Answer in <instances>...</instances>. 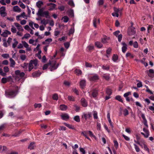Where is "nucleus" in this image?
Instances as JSON below:
<instances>
[{
    "mask_svg": "<svg viewBox=\"0 0 154 154\" xmlns=\"http://www.w3.org/2000/svg\"><path fill=\"white\" fill-rule=\"evenodd\" d=\"M17 93V91L9 89L5 90V95L7 97L12 98L14 97Z\"/></svg>",
    "mask_w": 154,
    "mask_h": 154,
    "instance_id": "f257e3e1",
    "label": "nucleus"
},
{
    "mask_svg": "<svg viewBox=\"0 0 154 154\" xmlns=\"http://www.w3.org/2000/svg\"><path fill=\"white\" fill-rule=\"evenodd\" d=\"M43 8L39 9L38 10L37 15L41 17H45L46 18H49L50 16L48 11H43Z\"/></svg>",
    "mask_w": 154,
    "mask_h": 154,
    "instance_id": "f03ea898",
    "label": "nucleus"
},
{
    "mask_svg": "<svg viewBox=\"0 0 154 154\" xmlns=\"http://www.w3.org/2000/svg\"><path fill=\"white\" fill-rule=\"evenodd\" d=\"M56 62L55 61H52L51 62L50 61L48 64L50 65V70L52 71L56 69L58 66V64L56 65Z\"/></svg>",
    "mask_w": 154,
    "mask_h": 154,
    "instance_id": "7ed1b4c3",
    "label": "nucleus"
},
{
    "mask_svg": "<svg viewBox=\"0 0 154 154\" xmlns=\"http://www.w3.org/2000/svg\"><path fill=\"white\" fill-rule=\"evenodd\" d=\"M5 10L6 8L5 6H2L0 8V14L2 17H5L7 15Z\"/></svg>",
    "mask_w": 154,
    "mask_h": 154,
    "instance_id": "20e7f679",
    "label": "nucleus"
},
{
    "mask_svg": "<svg viewBox=\"0 0 154 154\" xmlns=\"http://www.w3.org/2000/svg\"><path fill=\"white\" fill-rule=\"evenodd\" d=\"M136 31L135 30V28L132 26L131 28L128 29V33L129 35H134L136 33Z\"/></svg>",
    "mask_w": 154,
    "mask_h": 154,
    "instance_id": "39448f33",
    "label": "nucleus"
},
{
    "mask_svg": "<svg viewBox=\"0 0 154 154\" xmlns=\"http://www.w3.org/2000/svg\"><path fill=\"white\" fill-rule=\"evenodd\" d=\"M47 6H49L48 10L49 11H53L55 9V8L56 7V5L54 3H47Z\"/></svg>",
    "mask_w": 154,
    "mask_h": 154,
    "instance_id": "423d86ee",
    "label": "nucleus"
},
{
    "mask_svg": "<svg viewBox=\"0 0 154 154\" xmlns=\"http://www.w3.org/2000/svg\"><path fill=\"white\" fill-rule=\"evenodd\" d=\"M82 117L84 118L86 120L87 119L91 117V113L90 112H88L87 113H83Z\"/></svg>",
    "mask_w": 154,
    "mask_h": 154,
    "instance_id": "0eeeda50",
    "label": "nucleus"
},
{
    "mask_svg": "<svg viewBox=\"0 0 154 154\" xmlns=\"http://www.w3.org/2000/svg\"><path fill=\"white\" fill-rule=\"evenodd\" d=\"M122 44L123 45L122 47V51L123 53H125L127 49V45L124 42H122Z\"/></svg>",
    "mask_w": 154,
    "mask_h": 154,
    "instance_id": "6e6552de",
    "label": "nucleus"
},
{
    "mask_svg": "<svg viewBox=\"0 0 154 154\" xmlns=\"http://www.w3.org/2000/svg\"><path fill=\"white\" fill-rule=\"evenodd\" d=\"M141 116L143 120V123L144 125L147 127H148V125L147 124V121L146 120L144 114L143 113L141 114Z\"/></svg>",
    "mask_w": 154,
    "mask_h": 154,
    "instance_id": "1a4fd4ad",
    "label": "nucleus"
},
{
    "mask_svg": "<svg viewBox=\"0 0 154 154\" xmlns=\"http://www.w3.org/2000/svg\"><path fill=\"white\" fill-rule=\"evenodd\" d=\"M11 34V32L10 31L8 30H5V31L1 35L4 37H8V35H10Z\"/></svg>",
    "mask_w": 154,
    "mask_h": 154,
    "instance_id": "9d476101",
    "label": "nucleus"
},
{
    "mask_svg": "<svg viewBox=\"0 0 154 154\" xmlns=\"http://www.w3.org/2000/svg\"><path fill=\"white\" fill-rule=\"evenodd\" d=\"M41 72H39V71H36L33 72L32 74V75L33 77L36 78L39 76L41 75Z\"/></svg>",
    "mask_w": 154,
    "mask_h": 154,
    "instance_id": "9b49d317",
    "label": "nucleus"
},
{
    "mask_svg": "<svg viewBox=\"0 0 154 154\" xmlns=\"http://www.w3.org/2000/svg\"><path fill=\"white\" fill-rule=\"evenodd\" d=\"M81 102L82 105L83 106L86 107L87 106V103L85 99L82 98L81 100Z\"/></svg>",
    "mask_w": 154,
    "mask_h": 154,
    "instance_id": "f8f14e48",
    "label": "nucleus"
},
{
    "mask_svg": "<svg viewBox=\"0 0 154 154\" xmlns=\"http://www.w3.org/2000/svg\"><path fill=\"white\" fill-rule=\"evenodd\" d=\"M35 147V143L32 142L30 143V144L28 146V148L32 150L34 149Z\"/></svg>",
    "mask_w": 154,
    "mask_h": 154,
    "instance_id": "ddd939ff",
    "label": "nucleus"
},
{
    "mask_svg": "<svg viewBox=\"0 0 154 154\" xmlns=\"http://www.w3.org/2000/svg\"><path fill=\"white\" fill-rule=\"evenodd\" d=\"M22 42L24 46L27 48V50L30 51L31 50L30 48H29V45L25 41H22Z\"/></svg>",
    "mask_w": 154,
    "mask_h": 154,
    "instance_id": "4468645a",
    "label": "nucleus"
},
{
    "mask_svg": "<svg viewBox=\"0 0 154 154\" xmlns=\"http://www.w3.org/2000/svg\"><path fill=\"white\" fill-rule=\"evenodd\" d=\"M95 46L98 48H101L103 47L102 44L100 42H96L95 43Z\"/></svg>",
    "mask_w": 154,
    "mask_h": 154,
    "instance_id": "2eb2a0df",
    "label": "nucleus"
},
{
    "mask_svg": "<svg viewBox=\"0 0 154 154\" xmlns=\"http://www.w3.org/2000/svg\"><path fill=\"white\" fill-rule=\"evenodd\" d=\"M10 61L11 62L10 66L11 67H14L15 64V62L14 60L11 58L10 59Z\"/></svg>",
    "mask_w": 154,
    "mask_h": 154,
    "instance_id": "dca6fc26",
    "label": "nucleus"
},
{
    "mask_svg": "<svg viewBox=\"0 0 154 154\" xmlns=\"http://www.w3.org/2000/svg\"><path fill=\"white\" fill-rule=\"evenodd\" d=\"M13 10L15 12H20L21 11V9L18 6H16L14 7Z\"/></svg>",
    "mask_w": 154,
    "mask_h": 154,
    "instance_id": "f3484780",
    "label": "nucleus"
},
{
    "mask_svg": "<svg viewBox=\"0 0 154 154\" xmlns=\"http://www.w3.org/2000/svg\"><path fill=\"white\" fill-rule=\"evenodd\" d=\"M87 132V131H82V132L81 134H82L86 138H87L88 139L90 140V138L88 136V133Z\"/></svg>",
    "mask_w": 154,
    "mask_h": 154,
    "instance_id": "a211bd4d",
    "label": "nucleus"
},
{
    "mask_svg": "<svg viewBox=\"0 0 154 154\" xmlns=\"http://www.w3.org/2000/svg\"><path fill=\"white\" fill-rule=\"evenodd\" d=\"M80 85L82 88H83L85 85V81L84 80L81 81L80 82Z\"/></svg>",
    "mask_w": 154,
    "mask_h": 154,
    "instance_id": "6ab92c4d",
    "label": "nucleus"
},
{
    "mask_svg": "<svg viewBox=\"0 0 154 154\" xmlns=\"http://www.w3.org/2000/svg\"><path fill=\"white\" fill-rule=\"evenodd\" d=\"M115 98L116 100H118L122 103H123V101L121 96L119 95H117L116 96Z\"/></svg>",
    "mask_w": 154,
    "mask_h": 154,
    "instance_id": "aec40b11",
    "label": "nucleus"
},
{
    "mask_svg": "<svg viewBox=\"0 0 154 154\" xmlns=\"http://www.w3.org/2000/svg\"><path fill=\"white\" fill-rule=\"evenodd\" d=\"M60 109L62 110H65L67 108V106L64 104H61L60 105Z\"/></svg>",
    "mask_w": 154,
    "mask_h": 154,
    "instance_id": "412c9836",
    "label": "nucleus"
},
{
    "mask_svg": "<svg viewBox=\"0 0 154 154\" xmlns=\"http://www.w3.org/2000/svg\"><path fill=\"white\" fill-rule=\"evenodd\" d=\"M64 124L66 127L69 128L73 130H75V128L74 127V126L72 125H69V124H67L66 123H64Z\"/></svg>",
    "mask_w": 154,
    "mask_h": 154,
    "instance_id": "4be33fe9",
    "label": "nucleus"
},
{
    "mask_svg": "<svg viewBox=\"0 0 154 154\" xmlns=\"http://www.w3.org/2000/svg\"><path fill=\"white\" fill-rule=\"evenodd\" d=\"M30 61V62L32 63V64L34 65L35 67L37 66L38 62V60L37 59H36L34 60H31Z\"/></svg>",
    "mask_w": 154,
    "mask_h": 154,
    "instance_id": "5701e85b",
    "label": "nucleus"
},
{
    "mask_svg": "<svg viewBox=\"0 0 154 154\" xmlns=\"http://www.w3.org/2000/svg\"><path fill=\"white\" fill-rule=\"evenodd\" d=\"M62 119L64 120H66L69 118V116L67 114H64L61 116Z\"/></svg>",
    "mask_w": 154,
    "mask_h": 154,
    "instance_id": "b1692460",
    "label": "nucleus"
},
{
    "mask_svg": "<svg viewBox=\"0 0 154 154\" xmlns=\"http://www.w3.org/2000/svg\"><path fill=\"white\" fill-rule=\"evenodd\" d=\"M97 94L98 91L97 90H95L93 91L92 93V95L94 97H97Z\"/></svg>",
    "mask_w": 154,
    "mask_h": 154,
    "instance_id": "393cba45",
    "label": "nucleus"
},
{
    "mask_svg": "<svg viewBox=\"0 0 154 154\" xmlns=\"http://www.w3.org/2000/svg\"><path fill=\"white\" fill-rule=\"evenodd\" d=\"M109 40V38L104 37L101 39V42L103 43H107V41Z\"/></svg>",
    "mask_w": 154,
    "mask_h": 154,
    "instance_id": "a878e982",
    "label": "nucleus"
},
{
    "mask_svg": "<svg viewBox=\"0 0 154 154\" xmlns=\"http://www.w3.org/2000/svg\"><path fill=\"white\" fill-rule=\"evenodd\" d=\"M43 4V2L41 1H38L36 3L37 6L39 8H40L41 6Z\"/></svg>",
    "mask_w": 154,
    "mask_h": 154,
    "instance_id": "bb28decb",
    "label": "nucleus"
},
{
    "mask_svg": "<svg viewBox=\"0 0 154 154\" xmlns=\"http://www.w3.org/2000/svg\"><path fill=\"white\" fill-rule=\"evenodd\" d=\"M98 76L97 75H94L90 78V80L91 81H95L98 79Z\"/></svg>",
    "mask_w": 154,
    "mask_h": 154,
    "instance_id": "cd10ccee",
    "label": "nucleus"
},
{
    "mask_svg": "<svg viewBox=\"0 0 154 154\" xmlns=\"http://www.w3.org/2000/svg\"><path fill=\"white\" fill-rule=\"evenodd\" d=\"M106 93L107 95L110 96L112 94V91L111 89L107 88L106 91Z\"/></svg>",
    "mask_w": 154,
    "mask_h": 154,
    "instance_id": "c85d7f7f",
    "label": "nucleus"
},
{
    "mask_svg": "<svg viewBox=\"0 0 154 154\" xmlns=\"http://www.w3.org/2000/svg\"><path fill=\"white\" fill-rule=\"evenodd\" d=\"M118 57L117 55L113 54L112 57V60L114 62H116L118 59Z\"/></svg>",
    "mask_w": 154,
    "mask_h": 154,
    "instance_id": "c756f323",
    "label": "nucleus"
},
{
    "mask_svg": "<svg viewBox=\"0 0 154 154\" xmlns=\"http://www.w3.org/2000/svg\"><path fill=\"white\" fill-rule=\"evenodd\" d=\"M74 32V26L73 28H72L70 29L69 31L68 35H70L71 34H73Z\"/></svg>",
    "mask_w": 154,
    "mask_h": 154,
    "instance_id": "7c9ffc66",
    "label": "nucleus"
},
{
    "mask_svg": "<svg viewBox=\"0 0 154 154\" xmlns=\"http://www.w3.org/2000/svg\"><path fill=\"white\" fill-rule=\"evenodd\" d=\"M73 119L77 122H79L80 121L79 116H75Z\"/></svg>",
    "mask_w": 154,
    "mask_h": 154,
    "instance_id": "2f4dec72",
    "label": "nucleus"
},
{
    "mask_svg": "<svg viewBox=\"0 0 154 154\" xmlns=\"http://www.w3.org/2000/svg\"><path fill=\"white\" fill-rule=\"evenodd\" d=\"M23 130H20L18 131L17 132H16L15 134L13 135V136L17 137L22 133Z\"/></svg>",
    "mask_w": 154,
    "mask_h": 154,
    "instance_id": "473e14b6",
    "label": "nucleus"
},
{
    "mask_svg": "<svg viewBox=\"0 0 154 154\" xmlns=\"http://www.w3.org/2000/svg\"><path fill=\"white\" fill-rule=\"evenodd\" d=\"M14 40L15 41V42L12 45V47L14 48H15L18 44V42L16 41L15 38L14 39Z\"/></svg>",
    "mask_w": 154,
    "mask_h": 154,
    "instance_id": "72a5a7b5",
    "label": "nucleus"
},
{
    "mask_svg": "<svg viewBox=\"0 0 154 154\" xmlns=\"http://www.w3.org/2000/svg\"><path fill=\"white\" fill-rule=\"evenodd\" d=\"M68 4L71 6H72V7H74L75 6V5L74 3V2L73 0H69L68 2Z\"/></svg>",
    "mask_w": 154,
    "mask_h": 154,
    "instance_id": "f704fd0d",
    "label": "nucleus"
},
{
    "mask_svg": "<svg viewBox=\"0 0 154 154\" xmlns=\"http://www.w3.org/2000/svg\"><path fill=\"white\" fill-rule=\"evenodd\" d=\"M53 99L55 100H57L58 99V95L56 94H54L52 96Z\"/></svg>",
    "mask_w": 154,
    "mask_h": 154,
    "instance_id": "c9c22d12",
    "label": "nucleus"
},
{
    "mask_svg": "<svg viewBox=\"0 0 154 154\" xmlns=\"http://www.w3.org/2000/svg\"><path fill=\"white\" fill-rule=\"evenodd\" d=\"M114 10L115 11V12L117 14L119 13L120 14H121V12L119 10V9H117L115 7L114 8Z\"/></svg>",
    "mask_w": 154,
    "mask_h": 154,
    "instance_id": "e433bc0d",
    "label": "nucleus"
},
{
    "mask_svg": "<svg viewBox=\"0 0 154 154\" xmlns=\"http://www.w3.org/2000/svg\"><path fill=\"white\" fill-rule=\"evenodd\" d=\"M2 56L4 58L7 59L9 57V55L8 54H2Z\"/></svg>",
    "mask_w": 154,
    "mask_h": 154,
    "instance_id": "4c0bfd02",
    "label": "nucleus"
},
{
    "mask_svg": "<svg viewBox=\"0 0 154 154\" xmlns=\"http://www.w3.org/2000/svg\"><path fill=\"white\" fill-rule=\"evenodd\" d=\"M62 19H64L63 21L65 23H67L69 20V18L66 16L63 17Z\"/></svg>",
    "mask_w": 154,
    "mask_h": 154,
    "instance_id": "58836bf2",
    "label": "nucleus"
},
{
    "mask_svg": "<svg viewBox=\"0 0 154 154\" xmlns=\"http://www.w3.org/2000/svg\"><path fill=\"white\" fill-rule=\"evenodd\" d=\"M30 35L29 33H26L24 35V36L23 37L22 39L25 38L26 39L30 37Z\"/></svg>",
    "mask_w": 154,
    "mask_h": 154,
    "instance_id": "ea45409f",
    "label": "nucleus"
},
{
    "mask_svg": "<svg viewBox=\"0 0 154 154\" xmlns=\"http://www.w3.org/2000/svg\"><path fill=\"white\" fill-rule=\"evenodd\" d=\"M118 38V41L119 42H121V41L122 38V35L121 34H119L117 36Z\"/></svg>",
    "mask_w": 154,
    "mask_h": 154,
    "instance_id": "a19ab883",
    "label": "nucleus"
},
{
    "mask_svg": "<svg viewBox=\"0 0 154 154\" xmlns=\"http://www.w3.org/2000/svg\"><path fill=\"white\" fill-rule=\"evenodd\" d=\"M134 146L135 149L136 150V151L137 152H138L140 151V149L136 144H134Z\"/></svg>",
    "mask_w": 154,
    "mask_h": 154,
    "instance_id": "79ce46f5",
    "label": "nucleus"
},
{
    "mask_svg": "<svg viewBox=\"0 0 154 154\" xmlns=\"http://www.w3.org/2000/svg\"><path fill=\"white\" fill-rule=\"evenodd\" d=\"M143 145L144 149L145 150L147 151L149 153V149L147 147V146L144 143L143 144Z\"/></svg>",
    "mask_w": 154,
    "mask_h": 154,
    "instance_id": "37998d69",
    "label": "nucleus"
},
{
    "mask_svg": "<svg viewBox=\"0 0 154 154\" xmlns=\"http://www.w3.org/2000/svg\"><path fill=\"white\" fill-rule=\"evenodd\" d=\"M123 112H124V115L125 116H126L128 115V114H129L128 111V110L126 109H125L123 111Z\"/></svg>",
    "mask_w": 154,
    "mask_h": 154,
    "instance_id": "c03bdc74",
    "label": "nucleus"
},
{
    "mask_svg": "<svg viewBox=\"0 0 154 154\" xmlns=\"http://www.w3.org/2000/svg\"><path fill=\"white\" fill-rule=\"evenodd\" d=\"M34 106L35 108H40L42 106V105L40 103L36 104L35 103L34 105Z\"/></svg>",
    "mask_w": 154,
    "mask_h": 154,
    "instance_id": "a18cd8bd",
    "label": "nucleus"
},
{
    "mask_svg": "<svg viewBox=\"0 0 154 154\" xmlns=\"http://www.w3.org/2000/svg\"><path fill=\"white\" fill-rule=\"evenodd\" d=\"M120 33V31L119 30H117L114 32L113 34L114 35L117 37L119 35V34Z\"/></svg>",
    "mask_w": 154,
    "mask_h": 154,
    "instance_id": "49530a36",
    "label": "nucleus"
},
{
    "mask_svg": "<svg viewBox=\"0 0 154 154\" xmlns=\"http://www.w3.org/2000/svg\"><path fill=\"white\" fill-rule=\"evenodd\" d=\"M68 99L69 100L71 101H74V99L73 97L72 96H69L68 97Z\"/></svg>",
    "mask_w": 154,
    "mask_h": 154,
    "instance_id": "de8ad7c7",
    "label": "nucleus"
},
{
    "mask_svg": "<svg viewBox=\"0 0 154 154\" xmlns=\"http://www.w3.org/2000/svg\"><path fill=\"white\" fill-rule=\"evenodd\" d=\"M114 146L116 149H117L118 146V143L117 141L116 140H114Z\"/></svg>",
    "mask_w": 154,
    "mask_h": 154,
    "instance_id": "09e8293b",
    "label": "nucleus"
},
{
    "mask_svg": "<svg viewBox=\"0 0 154 154\" xmlns=\"http://www.w3.org/2000/svg\"><path fill=\"white\" fill-rule=\"evenodd\" d=\"M7 82V79L5 78H3L1 79V82L2 83L5 84Z\"/></svg>",
    "mask_w": 154,
    "mask_h": 154,
    "instance_id": "8fccbe9b",
    "label": "nucleus"
},
{
    "mask_svg": "<svg viewBox=\"0 0 154 154\" xmlns=\"http://www.w3.org/2000/svg\"><path fill=\"white\" fill-rule=\"evenodd\" d=\"M112 48H108L106 51V53L107 54H109L111 52Z\"/></svg>",
    "mask_w": 154,
    "mask_h": 154,
    "instance_id": "3c124183",
    "label": "nucleus"
},
{
    "mask_svg": "<svg viewBox=\"0 0 154 154\" xmlns=\"http://www.w3.org/2000/svg\"><path fill=\"white\" fill-rule=\"evenodd\" d=\"M88 134H89L91 137H95V136L93 135L92 131H87Z\"/></svg>",
    "mask_w": 154,
    "mask_h": 154,
    "instance_id": "603ef678",
    "label": "nucleus"
},
{
    "mask_svg": "<svg viewBox=\"0 0 154 154\" xmlns=\"http://www.w3.org/2000/svg\"><path fill=\"white\" fill-rule=\"evenodd\" d=\"M137 82H139L137 83V86L138 88H140L142 86V83L141 82L139 81L138 80L137 81Z\"/></svg>",
    "mask_w": 154,
    "mask_h": 154,
    "instance_id": "864d4df0",
    "label": "nucleus"
},
{
    "mask_svg": "<svg viewBox=\"0 0 154 154\" xmlns=\"http://www.w3.org/2000/svg\"><path fill=\"white\" fill-rule=\"evenodd\" d=\"M11 31L13 33H15L16 32L17 30L15 28L12 26V27L11 29Z\"/></svg>",
    "mask_w": 154,
    "mask_h": 154,
    "instance_id": "5fc2aeb1",
    "label": "nucleus"
},
{
    "mask_svg": "<svg viewBox=\"0 0 154 154\" xmlns=\"http://www.w3.org/2000/svg\"><path fill=\"white\" fill-rule=\"evenodd\" d=\"M97 129L98 130H100L101 128V125L100 123L97 122Z\"/></svg>",
    "mask_w": 154,
    "mask_h": 154,
    "instance_id": "6e6d98bb",
    "label": "nucleus"
},
{
    "mask_svg": "<svg viewBox=\"0 0 154 154\" xmlns=\"http://www.w3.org/2000/svg\"><path fill=\"white\" fill-rule=\"evenodd\" d=\"M26 58V56L25 55H21L20 58L22 60H24Z\"/></svg>",
    "mask_w": 154,
    "mask_h": 154,
    "instance_id": "4d7b16f0",
    "label": "nucleus"
},
{
    "mask_svg": "<svg viewBox=\"0 0 154 154\" xmlns=\"http://www.w3.org/2000/svg\"><path fill=\"white\" fill-rule=\"evenodd\" d=\"M131 94V92H127L126 93H125L124 94V96L125 97H127L129 95H130Z\"/></svg>",
    "mask_w": 154,
    "mask_h": 154,
    "instance_id": "13d9d810",
    "label": "nucleus"
},
{
    "mask_svg": "<svg viewBox=\"0 0 154 154\" xmlns=\"http://www.w3.org/2000/svg\"><path fill=\"white\" fill-rule=\"evenodd\" d=\"M85 65L87 67H91L92 66L91 64L90 63H88L87 62H85Z\"/></svg>",
    "mask_w": 154,
    "mask_h": 154,
    "instance_id": "bf43d9fd",
    "label": "nucleus"
},
{
    "mask_svg": "<svg viewBox=\"0 0 154 154\" xmlns=\"http://www.w3.org/2000/svg\"><path fill=\"white\" fill-rule=\"evenodd\" d=\"M64 45L66 48H68L69 46L70 43L69 42H66L64 43Z\"/></svg>",
    "mask_w": 154,
    "mask_h": 154,
    "instance_id": "052dcab7",
    "label": "nucleus"
},
{
    "mask_svg": "<svg viewBox=\"0 0 154 154\" xmlns=\"http://www.w3.org/2000/svg\"><path fill=\"white\" fill-rule=\"evenodd\" d=\"M126 57H130L131 58L133 57V56H132V55L129 52H128L126 53Z\"/></svg>",
    "mask_w": 154,
    "mask_h": 154,
    "instance_id": "680f3d73",
    "label": "nucleus"
},
{
    "mask_svg": "<svg viewBox=\"0 0 154 154\" xmlns=\"http://www.w3.org/2000/svg\"><path fill=\"white\" fill-rule=\"evenodd\" d=\"M74 106L75 107V110L76 111V112H78L79 111V110L80 109V108L79 106H78L77 105H74Z\"/></svg>",
    "mask_w": 154,
    "mask_h": 154,
    "instance_id": "e2e57ef3",
    "label": "nucleus"
},
{
    "mask_svg": "<svg viewBox=\"0 0 154 154\" xmlns=\"http://www.w3.org/2000/svg\"><path fill=\"white\" fill-rule=\"evenodd\" d=\"M79 150L80 152L82 153V154H85V149L82 148H80Z\"/></svg>",
    "mask_w": 154,
    "mask_h": 154,
    "instance_id": "0e129e2a",
    "label": "nucleus"
},
{
    "mask_svg": "<svg viewBox=\"0 0 154 154\" xmlns=\"http://www.w3.org/2000/svg\"><path fill=\"white\" fill-rule=\"evenodd\" d=\"M21 15L22 17L26 19H27V16L26 15L25 13L24 12H23L21 14Z\"/></svg>",
    "mask_w": 154,
    "mask_h": 154,
    "instance_id": "69168bd1",
    "label": "nucleus"
},
{
    "mask_svg": "<svg viewBox=\"0 0 154 154\" xmlns=\"http://www.w3.org/2000/svg\"><path fill=\"white\" fill-rule=\"evenodd\" d=\"M133 46L134 48H137L138 47V44L137 42H135L133 44Z\"/></svg>",
    "mask_w": 154,
    "mask_h": 154,
    "instance_id": "338daca9",
    "label": "nucleus"
},
{
    "mask_svg": "<svg viewBox=\"0 0 154 154\" xmlns=\"http://www.w3.org/2000/svg\"><path fill=\"white\" fill-rule=\"evenodd\" d=\"M4 71L5 72H7L9 71V68L8 66H5L3 68Z\"/></svg>",
    "mask_w": 154,
    "mask_h": 154,
    "instance_id": "774afa93",
    "label": "nucleus"
}]
</instances>
